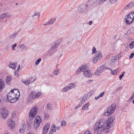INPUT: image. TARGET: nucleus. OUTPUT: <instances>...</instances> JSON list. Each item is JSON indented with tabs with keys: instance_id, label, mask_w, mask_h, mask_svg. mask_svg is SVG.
Segmentation results:
<instances>
[{
	"instance_id": "nucleus-1",
	"label": "nucleus",
	"mask_w": 134,
	"mask_h": 134,
	"mask_svg": "<svg viewBox=\"0 0 134 134\" xmlns=\"http://www.w3.org/2000/svg\"><path fill=\"white\" fill-rule=\"evenodd\" d=\"M113 121L112 118H109L105 122L104 120H100L94 127V132L97 134H100L103 130L105 133L109 132L110 131V128Z\"/></svg>"
},
{
	"instance_id": "nucleus-2",
	"label": "nucleus",
	"mask_w": 134,
	"mask_h": 134,
	"mask_svg": "<svg viewBox=\"0 0 134 134\" xmlns=\"http://www.w3.org/2000/svg\"><path fill=\"white\" fill-rule=\"evenodd\" d=\"M20 95L19 90L16 89L11 90L7 94V98L8 101L12 103H14L18 100Z\"/></svg>"
},
{
	"instance_id": "nucleus-3",
	"label": "nucleus",
	"mask_w": 134,
	"mask_h": 134,
	"mask_svg": "<svg viewBox=\"0 0 134 134\" xmlns=\"http://www.w3.org/2000/svg\"><path fill=\"white\" fill-rule=\"evenodd\" d=\"M115 105L113 104L108 107L107 109L106 110L104 113V115L105 116H108L111 115L114 112L115 109Z\"/></svg>"
},
{
	"instance_id": "nucleus-4",
	"label": "nucleus",
	"mask_w": 134,
	"mask_h": 134,
	"mask_svg": "<svg viewBox=\"0 0 134 134\" xmlns=\"http://www.w3.org/2000/svg\"><path fill=\"white\" fill-rule=\"evenodd\" d=\"M37 106H35L30 110L29 113V118L31 120H32L35 117L37 114Z\"/></svg>"
},
{
	"instance_id": "nucleus-5",
	"label": "nucleus",
	"mask_w": 134,
	"mask_h": 134,
	"mask_svg": "<svg viewBox=\"0 0 134 134\" xmlns=\"http://www.w3.org/2000/svg\"><path fill=\"white\" fill-rule=\"evenodd\" d=\"M102 57V53L99 51L96 52L95 55L93 58L92 62L94 63H96L98 60H100Z\"/></svg>"
},
{
	"instance_id": "nucleus-6",
	"label": "nucleus",
	"mask_w": 134,
	"mask_h": 134,
	"mask_svg": "<svg viewBox=\"0 0 134 134\" xmlns=\"http://www.w3.org/2000/svg\"><path fill=\"white\" fill-rule=\"evenodd\" d=\"M83 68V72L85 76L88 77H91L92 76L91 73L89 69L87 67L86 65L85 66H84Z\"/></svg>"
},
{
	"instance_id": "nucleus-7",
	"label": "nucleus",
	"mask_w": 134,
	"mask_h": 134,
	"mask_svg": "<svg viewBox=\"0 0 134 134\" xmlns=\"http://www.w3.org/2000/svg\"><path fill=\"white\" fill-rule=\"evenodd\" d=\"M105 66L102 65L97 68L94 74L95 75L98 76L101 75L104 70Z\"/></svg>"
},
{
	"instance_id": "nucleus-8",
	"label": "nucleus",
	"mask_w": 134,
	"mask_h": 134,
	"mask_svg": "<svg viewBox=\"0 0 134 134\" xmlns=\"http://www.w3.org/2000/svg\"><path fill=\"white\" fill-rule=\"evenodd\" d=\"M42 94L40 92L36 93L34 91H32L30 93V97L31 99H35L38 98Z\"/></svg>"
},
{
	"instance_id": "nucleus-9",
	"label": "nucleus",
	"mask_w": 134,
	"mask_h": 134,
	"mask_svg": "<svg viewBox=\"0 0 134 134\" xmlns=\"http://www.w3.org/2000/svg\"><path fill=\"white\" fill-rule=\"evenodd\" d=\"M41 122V119L39 116H37L34 121V126L36 129L40 126Z\"/></svg>"
},
{
	"instance_id": "nucleus-10",
	"label": "nucleus",
	"mask_w": 134,
	"mask_h": 134,
	"mask_svg": "<svg viewBox=\"0 0 134 134\" xmlns=\"http://www.w3.org/2000/svg\"><path fill=\"white\" fill-rule=\"evenodd\" d=\"M88 4L86 5L83 4L81 5L78 8L79 12L81 13H83L86 11L88 9Z\"/></svg>"
},
{
	"instance_id": "nucleus-11",
	"label": "nucleus",
	"mask_w": 134,
	"mask_h": 134,
	"mask_svg": "<svg viewBox=\"0 0 134 134\" xmlns=\"http://www.w3.org/2000/svg\"><path fill=\"white\" fill-rule=\"evenodd\" d=\"M8 112L5 109H2L1 113L2 118L3 119H6L8 115Z\"/></svg>"
},
{
	"instance_id": "nucleus-12",
	"label": "nucleus",
	"mask_w": 134,
	"mask_h": 134,
	"mask_svg": "<svg viewBox=\"0 0 134 134\" xmlns=\"http://www.w3.org/2000/svg\"><path fill=\"white\" fill-rule=\"evenodd\" d=\"M7 124L8 125L9 128L11 129H14L15 126V123L14 121H13L12 119H9L8 120Z\"/></svg>"
},
{
	"instance_id": "nucleus-13",
	"label": "nucleus",
	"mask_w": 134,
	"mask_h": 134,
	"mask_svg": "<svg viewBox=\"0 0 134 134\" xmlns=\"http://www.w3.org/2000/svg\"><path fill=\"white\" fill-rule=\"evenodd\" d=\"M117 56L113 57L111 60L110 64L112 65H115L116 63H117L118 59Z\"/></svg>"
},
{
	"instance_id": "nucleus-14",
	"label": "nucleus",
	"mask_w": 134,
	"mask_h": 134,
	"mask_svg": "<svg viewBox=\"0 0 134 134\" xmlns=\"http://www.w3.org/2000/svg\"><path fill=\"white\" fill-rule=\"evenodd\" d=\"M50 126V124L49 123H47L46 124L45 126L43 129L42 132L43 134H45L48 132Z\"/></svg>"
},
{
	"instance_id": "nucleus-15",
	"label": "nucleus",
	"mask_w": 134,
	"mask_h": 134,
	"mask_svg": "<svg viewBox=\"0 0 134 134\" xmlns=\"http://www.w3.org/2000/svg\"><path fill=\"white\" fill-rule=\"evenodd\" d=\"M125 19V23L127 24L128 25H130L131 24L133 21L131 18L129 17V16L128 15L126 16Z\"/></svg>"
},
{
	"instance_id": "nucleus-16",
	"label": "nucleus",
	"mask_w": 134,
	"mask_h": 134,
	"mask_svg": "<svg viewBox=\"0 0 134 134\" xmlns=\"http://www.w3.org/2000/svg\"><path fill=\"white\" fill-rule=\"evenodd\" d=\"M11 15L8 13H4L0 15V19H3L9 17Z\"/></svg>"
},
{
	"instance_id": "nucleus-17",
	"label": "nucleus",
	"mask_w": 134,
	"mask_h": 134,
	"mask_svg": "<svg viewBox=\"0 0 134 134\" xmlns=\"http://www.w3.org/2000/svg\"><path fill=\"white\" fill-rule=\"evenodd\" d=\"M55 52V49L53 47L51 46V49L48 50L47 52L48 54L50 55L51 56Z\"/></svg>"
},
{
	"instance_id": "nucleus-18",
	"label": "nucleus",
	"mask_w": 134,
	"mask_h": 134,
	"mask_svg": "<svg viewBox=\"0 0 134 134\" xmlns=\"http://www.w3.org/2000/svg\"><path fill=\"white\" fill-rule=\"evenodd\" d=\"M85 65L82 64L80 66L76 71V74H80L81 72L83 71V68L84 67V66H85Z\"/></svg>"
},
{
	"instance_id": "nucleus-19",
	"label": "nucleus",
	"mask_w": 134,
	"mask_h": 134,
	"mask_svg": "<svg viewBox=\"0 0 134 134\" xmlns=\"http://www.w3.org/2000/svg\"><path fill=\"white\" fill-rule=\"evenodd\" d=\"M10 64L9 65V66L10 68L13 69H15L16 68L17 64V63L14 62L13 63L11 62H9Z\"/></svg>"
},
{
	"instance_id": "nucleus-20",
	"label": "nucleus",
	"mask_w": 134,
	"mask_h": 134,
	"mask_svg": "<svg viewBox=\"0 0 134 134\" xmlns=\"http://www.w3.org/2000/svg\"><path fill=\"white\" fill-rule=\"evenodd\" d=\"M60 42L58 41H55L53 43V45L51 46V47H53L56 49V48L60 45Z\"/></svg>"
},
{
	"instance_id": "nucleus-21",
	"label": "nucleus",
	"mask_w": 134,
	"mask_h": 134,
	"mask_svg": "<svg viewBox=\"0 0 134 134\" xmlns=\"http://www.w3.org/2000/svg\"><path fill=\"white\" fill-rule=\"evenodd\" d=\"M134 6V4L133 3L131 2L130 3L128 4V5L125 7L124 8V9L123 10H122V12H123L124 10H127V9L130 8Z\"/></svg>"
},
{
	"instance_id": "nucleus-22",
	"label": "nucleus",
	"mask_w": 134,
	"mask_h": 134,
	"mask_svg": "<svg viewBox=\"0 0 134 134\" xmlns=\"http://www.w3.org/2000/svg\"><path fill=\"white\" fill-rule=\"evenodd\" d=\"M4 83L2 81H0V91H2L4 87Z\"/></svg>"
},
{
	"instance_id": "nucleus-23",
	"label": "nucleus",
	"mask_w": 134,
	"mask_h": 134,
	"mask_svg": "<svg viewBox=\"0 0 134 134\" xmlns=\"http://www.w3.org/2000/svg\"><path fill=\"white\" fill-rule=\"evenodd\" d=\"M76 86V84L75 83H71L68 85V87H69L70 90L72 88L75 87Z\"/></svg>"
},
{
	"instance_id": "nucleus-24",
	"label": "nucleus",
	"mask_w": 134,
	"mask_h": 134,
	"mask_svg": "<svg viewBox=\"0 0 134 134\" xmlns=\"http://www.w3.org/2000/svg\"><path fill=\"white\" fill-rule=\"evenodd\" d=\"M56 18H54L51 19L48 21V22L49 23V25H52L55 22L56 20Z\"/></svg>"
},
{
	"instance_id": "nucleus-25",
	"label": "nucleus",
	"mask_w": 134,
	"mask_h": 134,
	"mask_svg": "<svg viewBox=\"0 0 134 134\" xmlns=\"http://www.w3.org/2000/svg\"><path fill=\"white\" fill-rule=\"evenodd\" d=\"M90 105V103H87L85 104L82 107V110H84L85 109H86L87 110L88 109V107Z\"/></svg>"
},
{
	"instance_id": "nucleus-26",
	"label": "nucleus",
	"mask_w": 134,
	"mask_h": 134,
	"mask_svg": "<svg viewBox=\"0 0 134 134\" xmlns=\"http://www.w3.org/2000/svg\"><path fill=\"white\" fill-rule=\"evenodd\" d=\"M19 31H18L17 32H15L13 34L10 35L9 36L10 38H13L16 35L19 34Z\"/></svg>"
},
{
	"instance_id": "nucleus-27",
	"label": "nucleus",
	"mask_w": 134,
	"mask_h": 134,
	"mask_svg": "<svg viewBox=\"0 0 134 134\" xmlns=\"http://www.w3.org/2000/svg\"><path fill=\"white\" fill-rule=\"evenodd\" d=\"M11 79V76H8L6 77V82L8 85L9 84L10 82Z\"/></svg>"
},
{
	"instance_id": "nucleus-28",
	"label": "nucleus",
	"mask_w": 134,
	"mask_h": 134,
	"mask_svg": "<svg viewBox=\"0 0 134 134\" xmlns=\"http://www.w3.org/2000/svg\"><path fill=\"white\" fill-rule=\"evenodd\" d=\"M129 17H130L133 20L134 19V13L133 12H131L127 15Z\"/></svg>"
},
{
	"instance_id": "nucleus-29",
	"label": "nucleus",
	"mask_w": 134,
	"mask_h": 134,
	"mask_svg": "<svg viewBox=\"0 0 134 134\" xmlns=\"http://www.w3.org/2000/svg\"><path fill=\"white\" fill-rule=\"evenodd\" d=\"M54 129H55V126L54 125H53L51 127V131H49V134H53Z\"/></svg>"
},
{
	"instance_id": "nucleus-30",
	"label": "nucleus",
	"mask_w": 134,
	"mask_h": 134,
	"mask_svg": "<svg viewBox=\"0 0 134 134\" xmlns=\"http://www.w3.org/2000/svg\"><path fill=\"white\" fill-rule=\"evenodd\" d=\"M36 16L35 18H39L40 16V13L39 12H35V13L32 16L34 17V16Z\"/></svg>"
},
{
	"instance_id": "nucleus-31",
	"label": "nucleus",
	"mask_w": 134,
	"mask_h": 134,
	"mask_svg": "<svg viewBox=\"0 0 134 134\" xmlns=\"http://www.w3.org/2000/svg\"><path fill=\"white\" fill-rule=\"evenodd\" d=\"M69 87H68V85L66 87L63 88L62 90V91L63 92H66L67 91L69 90Z\"/></svg>"
},
{
	"instance_id": "nucleus-32",
	"label": "nucleus",
	"mask_w": 134,
	"mask_h": 134,
	"mask_svg": "<svg viewBox=\"0 0 134 134\" xmlns=\"http://www.w3.org/2000/svg\"><path fill=\"white\" fill-rule=\"evenodd\" d=\"M118 69H116L114 70H112L111 71V74L113 75H114L116 74L118 71Z\"/></svg>"
},
{
	"instance_id": "nucleus-33",
	"label": "nucleus",
	"mask_w": 134,
	"mask_h": 134,
	"mask_svg": "<svg viewBox=\"0 0 134 134\" xmlns=\"http://www.w3.org/2000/svg\"><path fill=\"white\" fill-rule=\"evenodd\" d=\"M47 107L49 110H51L52 109V105L50 103L48 104H47Z\"/></svg>"
},
{
	"instance_id": "nucleus-34",
	"label": "nucleus",
	"mask_w": 134,
	"mask_h": 134,
	"mask_svg": "<svg viewBox=\"0 0 134 134\" xmlns=\"http://www.w3.org/2000/svg\"><path fill=\"white\" fill-rule=\"evenodd\" d=\"M23 82L27 85H28L30 83V81L29 80L26 81H23Z\"/></svg>"
},
{
	"instance_id": "nucleus-35",
	"label": "nucleus",
	"mask_w": 134,
	"mask_h": 134,
	"mask_svg": "<svg viewBox=\"0 0 134 134\" xmlns=\"http://www.w3.org/2000/svg\"><path fill=\"white\" fill-rule=\"evenodd\" d=\"M41 59L40 58L38 59L36 62L35 63V65H38V64L41 61Z\"/></svg>"
},
{
	"instance_id": "nucleus-36",
	"label": "nucleus",
	"mask_w": 134,
	"mask_h": 134,
	"mask_svg": "<svg viewBox=\"0 0 134 134\" xmlns=\"http://www.w3.org/2000/svg\"><path fill=\"white\" fill-rule=\"evenodd\" d=\"M123 52H120V53L118 54L116 56H117V58L118 59H119L120 58L122 55V54Z\"/></svg>"
},
{
	"instance_id": "nucleus-37",
	"label": "nucleus",
	"mask_w": 134,
	"mask_h": 134,
	"mask_svg": "<svg viewBox=\"0 0 134 134\" xmlns=\"http://www.w3.org/2000/svg\"><path fill=\"white\" fill-rule=\"evenodd\" d=\"M20 47L22 49L24 50H26L27 49V47L24 44H22L20 46Z\"/></svg>"
},
{
	"instance_id": "nucleus-38",
	"label": "nucleus",
	"mask_w": 134,
	"mask_h": 134,
	"mask_svg": "<svg viewBox=\"0 0 134 134\" xmlns=\"http://www.w3.org/2000/svg\"><path fill=\"white\" fill-rule=\"evenodd\" d=\"M59 70H56L53 72V74L55 75H58L59 73Z\"/></svg>"
},
{
	"instance_id": "nucleus-39",
	"label": "nucleus",
	"mask_w": 134,
	"mask_h": 134,
	"mask_svg": "<svg viewBox=\"0 0 134 134\" xmlns=\"http://www.w3.org/2000/svg\"><path fill=\"white\" fill-rule=\"evenodd\" d=\"M130 47L132 49L134 47V41H132L129 44Z\"/></svg>"
},
{
	"instance_id": "nucleus-40",
	"label": "nucleus",
	"mask_w": 134,
	"mask_h": 134,
	"mask_svg": "<svg viewBox=\"0 0 134 134\" xmlns=\"http://www.w3.org/2000/svg\"><path fill=\"white\" fill-rule=\"evenodd\" d=\"M107 0H100L98 4L101 5Z\"/></svg>"
},
{
	"instance_id": "nucleus-41",
	"label": "nucleus",
	"mask_w": 134,
	"mask_h": 134,
	"mask_svg": "<svg viewBox=\"0 0 134 134\" xmlns=\"http://www.w3.org/2000/svg\"><path fill=\"white\" fill-rule=\"evenodd\" d=\"M44 118H48L49 117V115L47 113H45L44 114Z\"/></svg>"
},
{
	"instance_id": "nucleus-42",
	"label": "nucleus",
	"mask_w": 134,
	"mask_h": 134,
	"mask_svg": "<svg viewBox=\"0 0 134 134\" xmlns=\"http://www.w3.org/2000/svg\"><path fill=\"white\" fill-rule=\"evenodd\" d=\"M92 54H93L94 53H96V52H97V51H96V49L95 47H93V49L92 50Z\"/></svg>"
},
{
	"instance_id": "nucleus-43",
	"label": "nucleus",
	"mask_w": 134,
	"mask_h": 134,
	"mask_svg": "<svg viewBox=\"0 0 134 134\" xmlns=\"http://www.w3.org/2000/svg\"><path fill=\"white\" fill-rule=\"evenodd\" d=\"M118 0H109V2L111 4H113L116 2Z\"/></svg>"
},
{
	"instance_id": "nucleus-44",
	"label": "nucleus",
	"mask_w": 134,
	"mask_h": 134,
	"mask_svg": "<svg viewBox=\"0 0 134 134\" xmlns=\"http://www.w3.org/2000/svg\"><path fill=\"white\" fill-rule=\"evenodd\" d=\"M66 125V123L65 121H63L62 122V124L61 125L62 126H65Z\"/></svg>"
},
{
	"instance_id": "nucleus-45",
	"label": "nucleus",
	"mask_w": 134,
	"mask_h": 134,
	"mask_svg": "<svg viewBox=\"0 0 134 134\" xmlns=\"http://www.w3.org/2000/svg\"><path fill=\"white\" fill-rule=\"evenodd\" d=\"M104 93V92L101 93L98 96L99 97H102L103 96Z\"/></svg>"
},
{
	"instance_id": "nucleus-46",
	"label": "nucleus",
	"mask_w": 134,
	"mask_h": 134,
	"mask_svg": "<svg viewBox=\"0 0 134 134\" xmlns=\"http://www.w3.org/2000/svg\"><path fill=\"white\" fill-rule=\"evenodd\" d=\"M134 55V52H133L132 53H131L130 54V55L129 57V58L130 59L132 58Z\"/></svg>"
},
{
	"instance_id": "nucleus-47",
	"label": "nucleus",
	"mask_w": 134,
	"mask_h": 134,
	"mask_svg": "<svg viewBox=\"0 0 134 134\" xmlns=\"http://www.w3.org/2000/svg\"><path fill=\"white\" fill-rule=\"evenodd\" d=\"M17 46V44L16 43H15L13 45V46H12V48L14 50V48L15 47Z\"/></svg>"
},
{
	"instance_id": "nucleus-48",
	"label": "nucleus",
	"mask_w": 134,
	"mask_h": 134,
	"mask_svg": "<svg viewBox=\"0 0 134 134\" xmlns=\"http://www.w3.org/2000/svg\"><path fill=\"white\" fill-rule=\"evenodd\" d=\"M14 74L16 77H18L19 75L18 74V72L17 71L15 72Z\"/></svg>"
},
{
	"instance_id": "nucleus-49",
	"label": "nucleus",
	"mask_w": 134,
	"mask_h": 134,
	"mask_svg": "<svg viewBox=\"0 0 134 134\" xmlns=\"http://www.w3.org/2000/svg\"><path fill=\"white\" fill-rule=\"evenodd\" d=\"M55 129H54V131L55 132H56V130H59V129L60 128H59V127L58 126H57V127H55Z\"/></svg>"
},
{
	"instance_id": "nucleus-50",
	"label": "nucleus",
	"mask_w": 134,
	"mask_h": 134,
	"mask_svg": "<svg viewBox=\"0 0 134 134\" xmlns=\"http://www.w3.org/2000/svg\"><path fill=\"white\" fill-rule=\"evenodd\" d=\"M24 130L23 129H20L19 130V132L21 133H23L24 132V130Z\"/></svg>"
},
{
	"instance_id": "nucleus-51",
	"label": "nucleus",
	"mask_w": 134,
	"mask_h": 134,
	"mask_svg": "<svg viewBox=\"0 0 134 134\" xmlns=\"http://www.w3.org/2000/svg\"><path fill=\"white\" fill-rule=\"evenodd\" d=\"M84 134H91L90 133V132L88 131H86L84 133Z\"/></svg>"
},
{
	"instance_id": "nucleus-52",
	"label": "nucleus",
	"mask_w": 134,
	"mask_h": 134,
	"mask_svg": "<svg viewBox=\"0 0 134 134\" xmlns=\"http://www.w3.org/2000/svg\"><path fill=\"white\" fill-rule=\"evenodd\" d=\"M43 25L44 26H46L48 25H49V23H48V22H46V23L45 24H43Z\"/></svg>"
},
{
	"instance_id": "nucleus-53",
	"label": "nucleus",
	"mask_w": 134,
	"mask_h": 134,
	"mask_svg": "<svg viewBox=\"0 0 134 134\" xmlns=\"http://www.w3.org/2000/svg\"><path fill=\"white\" fill-rule=\"evenodd\" d=\"M99 97H99V96H98V97H95V99L96 100H97L98 99V98H99Z\"/></svg>"
},
{
	"instance_id": "nucleus-54",
	"label": "nucleus",
	"mask_w": 134,
	"mask_h": 134,
	"mask_svg": "<svg viewBox=\"0 0 134 134\" xmlns=\"http://www.w3.org/2000/svg\"><path fill=\"white\" fill-rule=\"evenodd\" d=\"M92 21H90L89 22V23H88V24L89 25H91L92 24Z\"/></svg>"
},
{
	"instance_id": "nucleus-55",
	"label": "nucleus",
	"mask_w": 134,
	"mask_h": 134,
	"mask_svg": "<svg viewBox=\"0 0 134 134\" xmlns=\"http://www.w3.org/2000/svg\"><path fill=\"white\" fill-rule=\"evenodd\" d=\"M122 76H121V75H120L119 76V78L120 80H121L122 77Z\"/></svg>"
},
{
	"instance_id": "nucleus-56",
	"label": "nucleus",
	"mask_w": 134,
	"mask_h": 134,
	"mask_svg": "<svg viewBox=\"0 0 134 134\" xmlns=\"http://www.w3.org/2000/svg\"><path fill=\"white\" fill-rule=\"evenodd\" d=\"M134 30V28H133V27H132V28H130V31H132V30Z\"/></svg>"
},
{
	"instance_id": "nucleus-57",
	"label": "nucleus",
	"mask_w": 134,
	"mask_h": 134,
	"mask_svg": "<svg viewBox=\"0 0 134 134\" xmlns=\"http://www.w3.org/2000/svg\"><path fill=\"white\" fill-rule=\"evenodd\" d=\"M89 81H90V82H92L93 81V80H88V82H88V83H90V82H89Z\"/></svg>"
},
{
	"instance_id": "nucleus-58",
	"label": "nucleus",
	"mask_w": 134,
	"mask_h": 134,
	"mask_svg": "<svg viewBox=\"0 0 134 134\" xmlns=\"http://www.w3.org/2000/svg\"><path fill=\"white\" fill-rule=\"evenodd\" d=\"M134 98L132 96L131 97H130L129 99V100H130L131 99H132L133 98Z\"/></svg>"
},
{
	"instance_id": "nucleus-59",
	"label": "nucleus",
	"mask_w": 134,
	"mask_h": 134,
	"mask_svg": "<svg viewBox=\"0 0 134 134\" xmlns=\"http://www.w3.org/2000/svg\"><path fill=\"white\" fill-rule=\"evenodd\" d=\"M132 96L134 98V92L132 93Z\"/></svg>"
},
{
	"instance_id": "nucleus-60",
	"label": "nucleus",
	"mask_w": 134,
	"mask_h": 134,
	"mask_svg": "<svg viewBox=\"0 0 134 134\" xmlns=\"http://www.w3.org/2000/svg\"><path fill=\"white\" fill-rule=\"evenodd\" d=\"M108 70H109L111 71L113 70L109 68Z\"/></svg>"
},
{
	"instance_id": "nucleus-61",
	"label": "nucleus",
	"mask_w": 134,
	"mask_h": 134,
	"mask_svg": "<svg viewBox=\"0 0 134 134\" xmlns=\"http://www.w3.org/2000/svg\"><path fill=\"white\" fill-rule=\"evenodd\" d=\"M109 68H108V67H106V68L105 67L104 69H105L106 70H107V69L108 70Z\"/></svg>"
},
{
	"instance_id": "nucleus-62",
	"label": "nucleus",
	"mask_w": 134,
	"mask_h": 134,
	"mask_svg": "<svg viewBox=\"0 0 134 134\" xmlns=\"http://www.w3.org/2000/svg\"><path fill=\"white\" fill-rule=\"evenodd\" d=\"M50 76L51 77H53V76L52 75H50Z\"/></svg>"
},
{
	"instance_id": "nucleus-63",
	"label": "nucleus",
	"mask_w": 134,
	"mask_h": 134,
	"mask_svg": "<svg viewBox=\"0 0 134 134\" xmlns=\"http://www.w3.org/2000/svg\"><path fill=\"white\" fill-rule=\"evenodd\" d=\"M20 65L19 64L18 65V68H20Z\"/></svg>"
},
{
	"instance_id": "nucleus-64",
	"label": "nucleus",
	"mask_w": 134,
	"mask_h": 134,
	"mask_svg": "<svg viewBox=\"0 0 134 134\" xmlns=\"http://www.w3.org/2000/svg\"><path fill=\"white\" fill-rule=\"evenodd\" d=\"M86 97V96H85L83 97V98L84 99H85V98Z\"/></svg>"
}]
</instances>
